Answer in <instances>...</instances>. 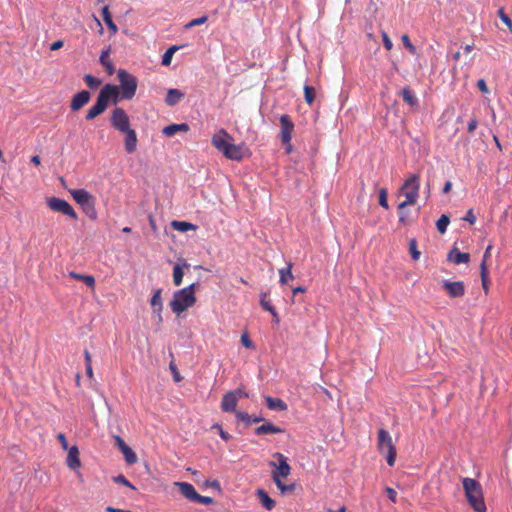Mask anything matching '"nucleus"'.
<instances>
[{
  "instance_id": "bb28decb",
  "label": "nucleus",
  "mask_w": 512,
  "mask_h": 512,
  "mask_svg": "<svg viewBox=\"0 0 512 512\" xmlns=\"http://www.w3.org/2000/svg\"><path fill=\"white\" fill-rule=\"evenodd\" d=\"M102 15H103L104 22L106 23V25L108 26V28L110 29L112 34H115L117 32V26L115 25V23L112 20L108 6H104L102 8Z\"/></svg>"
},
{
  "instance_id": "603ef678",
  "label": "nucleus",
  "mask_w": 512,
  "mask_h": 512,
  "mask_svg": "<svg viewBox=\"0 0 512 512\" xmlns=\"http://www.w3.org/2000/svg\"><path fill=\"white\" fill-rule=\"evenodd\" d=\"M57 439L59 440V442H60V444H61V446H62V448L64 450H68L69 449L68 448V441L66 439V436L63 433H59L57 435Z\"/></svg>"
},
{
  "instance_id": "09e8293b",
  "label": "nucleus",
  "mask_w": 512,
  "mask_h": 512,
  "mask_svg": "<svg viewBox=\"0 0 512 512\" xmlns=\"http://www.w3.org/2000/svg\"><path fill=\"white\" fill-rule=\"evenodd\" d=\"M138 80L137 78H134V76H131L130 74V99L134 96L136 90H137Z\"/></svg>"
},
{
  "instance_id": "338daca9",
  "label": "nucleus",
  "mask_w": 512,
  "mask_h": 512,
  "mask_svg": "<svg viewBox=\"0 0 512 512\" xmlns=\"http://www.w3.org/2000/svg\"><path fill=\"white\" fill-rule=\"evenodd\" d=\"M86 214L91 217V218H95L96 217V212L94 210V207L92 206V208H87V209H84Z\"/></svg>"
},
{
  "instance_id": "69168bd1",
  "label": "nucleus",
  "mask_w": 512,
  "mask_h": 512,
  "mask_svg": "<svg viewBox=\"0 0 512 512\" xmlns=\"http://www.w3.org/2000/svg\"><path fill=\"white\" fill-rule=\"evenodd\" d=\"M271 315L273 316L275 323H279L280 322V317H279V315H278V313H277V311H276L274 306H272Z\"/></svg>"
},
{
  "instance_id": "6ab92c4d",
  "label": "nucleus",
  "mask_w": 512,
  "mask_h": 512,
  "mask_svg": "<svg viewBox=\"0 0 512 512\" xmlns=\"http://www.w3.org/2000/svg\"><path fill=\"white\" fill-rule=\"evenodd\" d=\"M184 96V93H182L180 90H177V88H170L166 94L165 103L168 104V106H174V104H177V102L181 101Z\"/></svg>"
},
{
  "instance_id": "7c9ffc66",
  "label": "nucleus",
  "mask_w": 512,
  "mask_h": 512,
  "mask_svg": "<svg viewBox=\"0 0 512 512\" xmlns=\"http://www.w3.org/2000/svg\"><path fill=\"white\" fill-rule=\"evenodd\" d=\"M450 218L448 214H441L440 218L436 222V227L441 234L447 231V227L449 226Z\"/></svg>"
},
{
  "instance_id": "9d476101",
  "label": "nucleus",
  "mask_w": 512,
  "mask_h": 512,
  "mask_svg": "<svg viewBox=\"0 0 512 512\" xmlns=\"http://www.w3.org/2000/svg\"><path fill=\"white\" fill-rule=\"evenodd\" d=\"M48 207L55 212H60L70 218L76 219L77 214L72 206L64 199L58 197L47 198Z\"/></svg>"
},
{
  "instance_id": "a878e982",
  "label": "nucleus",
  "mask_w": 512,
  "mask_h": 512,
  "mask_svg": "<svg viewBox=\"0 0 512 512\" xmlns=\"http://www.w3.org/2000/svg\"><path fill=\"white\" fill-rule=\"evenodd\" d=\"M161 293H162L161 289L155 290L153 296L150 299V304H151L153 310H155L156 312H161V310L163 308Z\"/></svg>"
},
{
  "instance_id": "f8f14e48",
  "label": "nucleus",
  "mask_w": 512,
  "mask_h": 512,
  "mask_svg": "<svg viewBox=\"0 0 512 512\" xmlns=\"http://www.w3.org/2000/svg\"><path fill=\"white\" fill-rule=\"evenodd\" d=\"M236 391L231 390L230 392L224 393L223 397L221 398V409L223 411H234L237 415V397H236Z\"/></svg>"
},
{
  "instance_id": "aec40b11",
  "label": "nucleus",
  "mask_w": 512,
  "mask_h": 512,
  "mask_svg": "<svg viewBox=\"0 0 512 512\" xmlns=\"http://www.w3.org/2000/svg\"><path fill=\"white\" fill-rule=\"evenodd\" d=\"M265 402L269 408V410H287L288 405L282 398L275 397H265Z\"/></svg>"
},
{
  "instance_id": "c03bdc74",
  "label": "nucleus",
  "mask_w": 512,
  "mask_h": 512,
  "mask_svg": "<svg viewBox=\"0 0 512 512\" xmlns=\"http://www.w3.org/2000/svg\"><path fill=\"white\" fill-rule=\"evenodd\" d=\"M208 20V15H201V17H198L197 19H192L188 22V24H185V28H192V26L195 25H203V23H206Z\"/></svg>"
},
{
  "instance_id": "49530a36",
  "label": "nucleus",
  "mask_w": 512,
  "mask_h": 512,
  "mask_svg": "<svg viewBox=\"0 0 512 512\" xmlns=\"http://www.w3.org/2000/svg\"><path fill=\"white\" fill-rule=\"evenodd\" d=\"M381 36L383 39L384 47H386L387 50H391V48H393V41H391L390 37L388 36L387 32H385V30H383Z\"/></svg>"
},
{
  "instance_id": "f704fd0d",
  "label": "nucleus",
  "mask_w": 512,
  "mask_h": 512,
  "mask_svg": "<svg viewBox=\"0 0 512 512\" xmlns=\"http://www.w3.org/2000/svg\"><path fill=\"white\" fill-rule=\"evenodd\" d=\"M275 485L278 487L282 494H285V492H292L296 487L295 484H285L283 483L282 479L277 478H275Z\"/></svg>"
},
{
  "instance_id": "9b49d317",
  "label": "nucleus",
  "mask_w": 512,
  "mask_h": 512,
  "mask_svg": "<svg viewBox=\"0 0 512 512\" xmlns=\"http://www.w3.org/2000/svg\"><path fill=\"white\" fill-rule=\"evenodd\" d=\"M442 287L447 291L450 297H463L465 292V284L462 280L451 282V280H443Z\"/></svg>"
},
{
  "instance_id": "5701e85b",
  "label": "nucleus",
  "mask_w": 512,
  "mask_h": 512,
  "mask_svg": "<svg viewBox=\"0 0 512 512\" xmlns=\"http://www.w3.org/2000/svg\"><path fill=\"white\" fill-rule=\"evenodd\" d=\"M401 95L403 100L406 101L410 106H416V104L419 102L417 96L415 95L414 91L411 90L410 86H404L401 91Z\"/></svg>"
},
{
  "instance_id": "f3484780",
  "label": "nucleus",
  "mask_w": 512,
  "mask_h": 512,
  "mask_svg": "<svg viewBox=\"0 0 512 512\" xmlns=\"http://www.w3.org/2000/svg\"><path fill=\"white\" fill-rule=\"evenodd\" d=\"M256 496L258 497L262 506H264L265 509H268V511H272L273 507L276 506V501L268 495L267 491L261 490V488H259L256 490Z\"/></svg>"
},
{
  "instance_id": "423d86ee",
  "label": "nucleus",
  "mask_w": 512,
  "mask_h": 512,
  "mask_svg": "<svg viewBox=\"0 0 512 512\" xmlns=\"http://www.w3.org/2000/svg\"><path fill=\"white\" fill-rule=\"evenodd\" d=\"M377 448L379 452L384 453L387 464L390 465V467H393L397 457V448L394 444L393 437L389 434L388 430H378Z\"/></svg>"
},
{
  "instance_id": "6e6d98bb",
  "label": "nucleus",
  "mask_w": 512,
  "mask_h": 512,
  "mask_svg": "<svg viewBox=\"0 0 512 512\" xmlns=\"http://www.w3.org/2000/svg\"><path fill=\"white\" fill-rule=\"evenodd\" d=\"M477 87L482 92H489V89H488V86H487V83H486L485 79H478Z\"/></svg>"
},
{
  "instance_id": "4d7b16f0",
  "label": "nucleus",
  "mask_w": 512,
  "mask_h": 512,
  "mask_svg": "<svg viewBox=\"0 0 512 512\" xmlns=\"http://www.w3.org/2000/svg\"><path fill=\"white\" fill-rule=\"evenodd\" d=\"M136 142L137 134L135 130H132V128H130V151L133 150V147L135 146Z\"/></svg>"
},
{
  "instance_id": "a18cd8bd",
  "label": "nucleus",
  "mask_w": 512,
  "mask_h": 512,
  "mask_svg": "<svg viewBox=\"0 0 512 512\" xmlns=\"http://www.w3.org/2000/svg\"><path fill=\"white\" fill-rule=\"evenodd\" d=\"M402 43L404 47L408 48L409 52L416 53V46H414L413 42H411L409 36L407 34H403L401 37Z\"/></svg>"
},
{
  "instance_id": "dca6fc26",
  "label": "nucleus",
  "mask_w": 512,
  "mask_h": 512,
  "mask_svg": "<svg viewBox=\"0 0 512 512\" xmlns=\"http://www.w3.org/2000/svg\"><path fill=\"white\" fill-rule=\"evenodd\" d=\"M66 463L67 466L71 469H77L80 467L81 462L79 459V450L77 446H72L68 449Z\"/></svg>"
},
{
  "instance_id": "2f4dec72",
  "label": "nucleus",
  "mask_w": 512,
  "mask_h": 512,
  "mask_svg": "<svg viewBox=\"0 0 512 512\" xmlns=\"http://www.w3.org/2000/svg\"><path fill=\"white\" fill-rule=\"evenodd\" d=\"M184 277V271L179 265V263H176V265L173 267V283L175 285H181Z\"/></svg>"
},
{
  "instance_id": "c85d7f7f",
  "label": "nucleus",
  "mask_w": 512,
  "mask_h": 512,
  "mask_svg": "<svg viewBox=\"0 0 512 512\" xmlns=\"http://www.w3.org/2000/svg\"><path fill=\"white\" fill-rule=\"evenodd\" d=\"M172 226L177 231H192V229H196V225L193 223H189V221H172Z\"/></svg>"
},
{
  "instance_id": "412c9836",
  "label": "nucleus",
  "mask_w": 512,
  "mask_h": 512,
  "mask_svg": "<svg viewBox=\"0 0 512 512\" xmlns=\"http://www.w3.org/2000/svg\"><path fill=\"white\" fill-rule=\"evenodd\" d=\"M283 429L278 425L272 424V422H266V424L258 425L255 429L257 435H264V433H281Z\"/></svg>"
},
{
  "instance_id": "c756f323",
  "label": "nucleus",
  "mask_w": 512,
  "mask_h": 512,
  "mask_svg": "<svg viewBox=\"0 0 512 512\" xmlns=\"http://www.w3.org/2000/svg\"><path fill=\"white\" fill-rule=\"evenodd\" d=\"M236 419L244 421L246 425H250L251 421H262L263 417H253V415L247 414V412H236Z\"/></svg>"
},
{
  "instance_id": "20e7f679",
  "label": "nucleus",
  "mask_w": 512,
  "mask_h": 512,
  "mask_svg": "<svg viewBox=\"0 0 512 512\" xmlns=\"http://www.w3.org/2000/svg\"><path fill=\"white\" fill-rule=\"evenodd\" d=\"M463 490L465 497L476 512H485L487 506L483 495V488L479 481L474 478H463Z\"/></svg>"
},
{
  "instance_id": "37998d69",
  "label": "nucleus",
  "mask_w": 512,
  "mask_h": 512,
  "mask_svg": "<svg viewBox=\"0 0 512 512\" xmlns=\"http://www.w3.org/2000/svg\"><path fill=\"white\" fill-rule=\"evenodd\" d=\"M498 16L500 20H502L505 25H507L508 29L512 31V19H510L509 15L506 14L504 9L498 10Z\"/></svg>"
},
{
  "instance_id": "f03ea898",
  "label": "nucleus",
  "mask_w": 512,
  "mask_h": 512,
  "mask_svg": "<svg viewBox=\"0 0 512 512\" xmlns=\"http://www.w3.org/2000/svg\"><path fill=\"white\" fill-rule=\"evenodd\" d=\"M211 143L230 160H243L245 156L244 145L234 144V138L228 134L225 128H221L216 134L212 135Z\"/></svg>"
},
{
  "instance_id": "e2e57ef3",
  "label": "nucleus",
  "mask_w": 512,
  "mask_h": 512,
  "mask_svg": "<svg viewBox=\"0 0 512 512\" xmlns=\"http://www.w3.org/2000/svg\"><path fill=\"white\" fill-rule=\"evenodd\" d=\"M137 459H138V457H137L136 452H134V451H132V449H130V465L136 464Z\"/></svg>"
},
{
  "instance_id": "1a4fd4ad",
  "label": "nucleus",
  "mask_w": 512,
  "mask_h": 512,
  "mask_svg": "<svg viewBox=\"0 0 512 512\" xmlns=\"http://www.w3.org/2000/svg\"><path fill=\"white\" fill-rule=\"evenodd\" d=\"M274 457L278 460V464H270L275 467L274 471H272V478L276 484V478L282 479V477H288V475L291 474V466L288 462V458H286L282 452H275Z\"/></svg>"
},
{
  "instance_id": "3c124183",
  "label": "nucleus",
  "mask_w": 512,
  "mask_h": 512,
  "mask_svg": "<svg viewBox=\"0 0 512 512\" xmlns=\"http://www.w3.org/2000/svg\"><path fill=\"white\" fill-rule=\"evenodd\" d=\"M241 343L245 347H254L253 341H251V339L249 338L248 334H246V333L241 335Z\"/></svg>"
},
{
  "instance_id": "a211bd4d",
  "label": "nucleus",
  "mask_w": 512,
  "mask_h": 512,
  "mask_svg": "<svg viewBox=\"0 0 512 512\" xmlns=\"http://www.w3.org/2000/svg\"><path fill=\"white\" fill-rule=\"evenodd\" d=\"M188 123H171L162 129L163 135L173 136L177 131H189Z\"/></svg>"
},
{
  "instance_id": "0e129e2a",
  "label": "nucleus",
  "mask_w": 512,
  "mask_h": 512,
  "mask_svg": "<svg viewBox=\"0 0 512 512\" xmlns=\"http://www.w3.org/2000/svg\"><path fill=\"white\" fill-rule=\"evenodd\" d=\"M84 357L86 365H92L91 355L87 349L84 351Z\"/></svg>"
},
{
  "instance_id": "ddd939ff",
  "label": "nucleus",
  "mask_w": 512,
  "mask_h": 512,
  "mask_svg": "<svg viewBox=\"0 0 512 512\" xmlns=\"http://www.w3.org/2000/svg\"><path fill=\"white\" fill-rule=\"evenodd\" d=\"M173 484L178 487L182 496H184L189 501L197 502V491L193 484L186 483V481H175Z\"/></svg>"
},
{
  "instance_id": "0eeeda50",
  "label": "nucleus",
  "mask_w": 512,
  "mask_h": 512,
  "mask_svg": "<svg viewBox=\"0 0 512 512\" xmlns=\"http://www.w3.org/2000/svg\"><path fill=\"white\" fill-rule=\"evenodd\" d=\"M280 137L282 145L285 146V150L287 153H291L292 151V134L295 130V125L292 122L291 117L289 115H282L280 117Z\"/></svg>"
},
{
  "instance_id": "4468645a",
  "label": "nucleus",
  "mask_w": 512,
  "mask_h": 512,
  "mask_svg": "<svg viewBox=\"0 0 512 512\" xmlns=\"http://www.w3.org/2000/svg\"><path fill=\"white\" fill-rule=\"evenodd\" d=\"M91 95L88 91L82 90L75 94L71 100V110L78 111L90 101Z\"/></svg>"
},
{
  "instance_id": "ea45409f",
  "label": "nucleus",
  "mask_w": 512,
  "mask_h": 512,
  "mask_svg": "<svg viewBox=\"0 0 512 512\" xmlns=\"http://www.w3.org/2000/svg\"><path fill=\"white\" fill-rule=\"evenodd\" d=\"M379 204L384 207V209H388V191L385 188H381L379 191Z\"/></svg>"
},
{
  "instance_id": "7ed1b4c3",
  "label": "nucleus",
  "mask_w": 512,
  "mask_h": 512,
  "mask_svg": "<svg viewBox=\"0 0 512 512\" xmlns=\"http://www.w3.org/2000/svg\"><path fill=\"white\" fill-rule=\"evenodd\" d=\"M419 190L420 176H418V174H412V176L408 177V179L403 182L400 191L403 192L405 200L398 204L400 222L406 221L407 214L405 213L404 208L407 207V205L416 204L419 196Z\"/></svg>"
},
{
  "instance_id": "864d4df0",
  "label": "nucleus",
  "mask_w": 512,
  "mask_h": 512,
  "mask_svg": "<svg viewBox=\"0 0 512 512\" xmlns=\"http://www.w3.org/2000/svg\"><path fill=\"white\" fill-rule=\"evenodd\" d=\"M386 492H387L388 498L392 502H396L397 501V491H395L394 488H389V486H387Z\"/></svg>"
},
{
  "instance_id": "f257e3e1",
  "label": "nucleus",
  "mask_w": 512,
  "mask_h": 512,
  "mask_svg": "<svg viewBox=\"0 0 512 512\" xmlns=\"http://www.w3.org/2000/svg\"><path fill=\"white\" fill-rule=\"evenodd\" d=\"M118 77L121 83V92L116 85L106 84L100 90L96 103L88 110L85 119L93 120L102 114L108 107L109 103L117 104L119 98H128V72L124 69L118 71Z\"/></svg>"
},
{
  "instance_id": "39448f33",
  "label": "nucleus",
  "mask_w": 512,
  "mask_h": 512,
  "mask_svg": "<svg viewBox=\"0 0 512 512\" xmlns=\"http://www.w3.org/2000/svg\"><path fill=\"white\" fill-rule=\"evenodd\" d=\"M197 284H190L183 289L175 290L173 298L170 301V308L175 313L185 312L187 308L195 305L196 302V291Z\"/></svg>"
},
{
  "instance_id": "393cba45",
  "label": "nucleus",
  "mask_w": 512,
  "mask_h": 512,
  "mask_svg": "<svg viewBox=\"0 0 512 512\" xmlns=\"http://www.w3.org/2000/svg\"><path fill=\"white\" fill-rule=\"evenodd\" d=\"M69 276L71 278L77 279L79 281L84 282L88 287L94 289L95 287V278L92 275H84L74 271L69 272Z\"/></svg>"
},
{
  "instance_id": "e433bc0d",
  "label": "nucleus",
  "mask_w": 512,
  "mask_h": 512,
  "mask_svg": "<svg viewBox=\"0 0 512 512\" xmlns=\"http://www.w3.org/2000/svg\"><path fill=\"white\" fill-rule=\"evenodd\" d=\"M114 440L116 444L119 446L126 462H128V445L125 443V441L118 435L114 436Z\"/></svg>"
},
{
  "instance_id": "13d9d810",
  "label": "nucleus",
  "mask_w": 512,
  "mask_h": 512,
  "mask_svg": "<svg viewBox=\"0 0 512 512\" xmlns=\"http://www.w3.org/2000/svg\"><path fill=\"white\" fill-rule=\"evenodd\" d=\"M235 392H236V402L237 403L240 398H247V396H249L247 392H244V390H242V388H236Z\"/></svg>"
},
{
  "instance_id": "de8ad7c7",
  "label": "nucleus",
  "mask_w": 512,
  "mask_h": 512,
  "mask_svg": "<svg viewBox=\"0 0 512 512\" xmlns=\"http://www.w3.org/2000/svg\"><path fill=\"white\" fill-rule=\"evenodd\" d=\"M477 217L473 208L468 209L466 215L464 216V220L470 222V224H474Z\"/></svg>"
},
{
  "instance_id": "4c0bfd02",
  "label": "nucleus",
  "mask_w": 512,
  "mask_h": 512,
  "mask_svg": "<svg viewBox=\"0 0 512 512\" xmlns=\"http://www.w3.org/2000/svg\"><path fill=\"white\" fill-rule=\"evenodd\" d=\"M409 252L411 253V257L413 259H419L421 255V253L418 250L417 240H415V238H412V240H410L409 242Z\"/></svg>"
},
{
  "instance_id": "b1692460",
  "label": "nucleus",
  "mask_w": 512,
  "mask_h": 512,
  "mask_svg": "<svg viewBox=\"0 0 512 512\" xmlns=\"http://www.w3.org/2000/svg\"><path fill=\"white\" fill-rule=\"evenodd\" d=\"M449 258H451L452 261L456 264L468 263V261L470 259V255H469V253H466V252H459V250H457V248H454L449 253Z\"/></svg>"
},
{
  "instance_id": "052dcab7",
  "label": "nucleus",
  "mask_w": 512,
  "mask_h": 512,
  "mask_svg": "<svg viewBox=\"0 0 512 512\" xmlns=\"http://www.w3.org/2000/svg\"><path fill=\"white\" fill-rule=\"evenodd\" d=\"M63 45H64V42L62 40H57L50 45V50H52V51L58 50V49L62 48Z\"/></svg>"
},
{
  "instance_id": "680f3d73",
  "label": "nucleus",
  "mask_w": 512,
  "mask_h": 512,
  "mask_svg": "<svg viewBox=\"0 0 512 512\" xmlns=\"http://www.w3.org/2000/svg\"><path fill=\"white\" fill-rule=\"evenodd\" d=\"M114 481L115 482H119V483H122L124 485H128V480L125 478V476L123 475H119L117 477H114Z\"/></svg>"
},
{
  "instance_id": "6e6552de",
  "label": "nucleus",
  "mask_w": 512,
  "mask_h": 512,
  "mask_svg": "<svg viewBox=\"0 0 512 512\" xmlns=\"http://www.w3.org/2000/svg\"><path fill=\"white\" fill-rule=\"evenodd\" d=\"M112 126L120 132L126 134L124 145L128 149V116L123 108H115L111 115Z\"/></svg>"
},
{
  "instance_id": "c9c22d12",
  "label": "nucleus",
  "mask_w": 512,
  "mask_h": 512,
  "mask_svg": "<svg viewBox=\"0 0 512 512\" xmlns=\"http://www.w3.org/2000/svg\"><path fill=\"white\" fill-rule=\"evenodd\" d=\"M84 80H85L86 85L91 89H94V88L100 86L102 83L101 79L94 77L91 74H86L84 77Z\"/></svg>"
},
{
  "instance_id": "4be33fe9",
  "label": "nucleus",
  "mask_w": 512,
  "mask_h": 512,
  "mask_svg": "<svg viewBox=\"0 0 512 512\" xmlns=\"http://www.w3.org/2000/svg\"><path fill=\"white\" fill-rule=\"evenodd\" d=\"M293 263L288 262L285 268H280V283L281 285H286L289 280H293L294 275L292 274Z\"/></svg>"
},
{
  "instance_id": "5fc2aeb1",
  "label": "nucleus",
  "mask_w": 512,
  "mask_h": 512,
  "mask_svg": "<svg viewBox=\"0 0 512 512\" xmlns=\"http://www.w3.org/2000/svg\"><path fill=\"white\" fill-rule=\"evenodd\" d=\"M477 126H478L477 118H471L470 121L468 122V132L473 133V131H475Z\"/></svg>"
},
{
  "instance_id": "58836bf2",
  "label": "nucleus",
  "mask_w": 512,
  "mask_h": 512,
  "mask_svg": "<svg viewBox=\"0 0 512 512\" xmlns=\"http://www.w3.org/2000/svg\"><path fill=\"white\" fill-rule=\"evenodd\" d=\"M268 295H269V294H268V292H262V293L260 294V305H261L265 310H267L268 312H270V313H271V311H272V304H271L270 300H269V299H267Z\"/></svg>"
},
{
  "instance_id": "bf43d9fd",
  "label": "nucleus",
  "mask_w": 512,
  "mask_h": 512,
  "mask_svg": "<svg viewBox=\"0 0 512 512\" xmlns=\"http://www.w3.org/2000/svg\"><path fill=\"white\" fill-rule=\"evenodd\" d=\"M214 427L219 430V435L221 438H223L224 440H229L231 436H229L228 432H225V430L222 429L221 425H214Z\"/></svg>"
},
{
  "instance_id": "cd10ccee",
  "label": "nucleus",
  "mask_w": 512,
  "mask_h": 512,
  "mask_svg": "<svg viewBox=\"0 0 512 512\" xmlns=\"http://www.w3.org/2000/svg\"><path fill=\"white\" fill-rule=\"evenodd\" d=\"M100 62L105 67V69L109 75H112L114 73V67H113L112 62L110 61L108 50H105L101 53Z\"/></svg>"
},
{
  "instance_id": "79ce46f5",
  "label": "nucleus",
  "mask_w": 512,
  "mask_h": 512,
  "mask_svg": "<svg viewBox=\"0 0 512 512\" xmlns=\"http://www.w3.org/2000/svg\"><path fill=\"white\" fill-rule=\"evenodd\" d=\"M480 274L482 279V285L485 286V280H488L489 278V269L486 265V260L483 258L481 264H480Z\"/></svg>"
},
{
  "instance_id": "774afa93",
  "label": "nucleus",
  "mask_w": 512,
  "mask_h": 512,
  "mask_svg": "<svg viewBox=\"0 0 512 512\" xmlns=\"http://www.w3.org/2000/svg\"><path fill=\"white\" fill-rule=\"evenodd\" d=\"M106 511H107V512H128V511H125V510H121V509L113 508V507H111V506H108V507L106 508Z\"/></svg>"
},
{
  "instance_id": "72a5a7b5",
  "label": "nucleus",
  "mask_w": 512,
  "mask_h": 512,
  "mask_svg": "<svg viewBox=\"0 0 512 512\" xmlns=\"http://www.w3.org/2000/svg\"><path fill=\"white\" fill-rule=\"evenodd\" d=\"M304 98L307 104H313L315 101V88L314 86H309V84H305L304 86Z\"/></svg>"
},
{
  "instance_id": "2eb2a0df",
  "label": "nucleus",
  "mask_w": 512,
  "mask_h": 512,
  "mask_svg": "<svg viewBox=\"0 0 512 512\" xmlns=\"http://www.w3.org/2000/svg\"><path fill=\"white\" fill-rule=\"evenodd\" d=\"M74 200L80 204L84 209L92 208V197L84 189H77L71 192Z\"/></svg>"
},
{
  "instance_id": "473e14b6",
  "label": "nucleus",
  "mask_w": 512,
  "mask_h": 512,
  "mask_svg": "<svg viewBox=\"0 0 512 512\" xmlns=\"http://www.w3.org/2000/svg\"><path fill=\"white\" fill-rule=\"evenodd\" d=\"M179 47L177 46H170L166 51L164 52L162 56V64L163 65H170L172 62L173 54L178 50Z\"/></svg>"
},
{
  "instance_id": "a19ab883",
  "label": "nucleus",
  "mask_w": 512,
  "mask_h": 512,
  "mask_svg": "<svg viewBox=\"0 0 512 512\" xmlns=\"http://www.w3.org/2000/svg\"><path fill=\"white\" fill-rule=\"evenodd\" d=\"M138 468H139L138 477H141V479H149L150 468H149L148 464H146V463L138 464Z\"/></svg>"
},
{
  "instance_id": "8fccbe9b",
  "label": "nucleus",
  "mask_w": 512,
  "mask_h": 512,
  "mask_svg": "<svg viewBox=\"0 0 512 512\" xmlns=\"http://www.w3.org/2000/svg\"><path fill=\"white\" fill-rule=\"evenodd\" d=\"M196 502H200L201 504H212L214 500L211 498V496H202L197 493Z\"/></svg>"
}]
</instances>
